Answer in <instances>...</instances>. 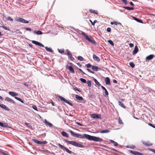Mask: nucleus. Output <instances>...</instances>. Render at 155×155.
I'll return each mask as SVG.
<instances>
[{
    "label": "nucleus",
    "mask_w": 155,
    "mask_h": 155,
    "mask_svg": "<svg viewBox=\"0 0 155 155\" xmlns=\"http://www.w3.org/2000/svg\"><path fill=\"white\" fill-rule=\"evenodd\" d=\"M91 117L93 119H101V115L100 114H93L91 115Z\"/></svg>",
    "instance_id": "6e6552de"
},
{
    "label": "nucleus",
    "mask_w": 155,
    "mask_h": 155,
    "mask_svg": "<svg viewBox=\"0 0 155 155\" xmlns=\"http://www.w3.org/2000/svg\"><path fill=\"white\" fill-rule=\"evenodd\" d=\"M74 90L75 91H78L79 92H81V90L80 89H79V88H74Z\"/></svg>",
    "instance_id": "864d4df0"
},
{
    "label": "nucleus",
    "mask_w": 155,
    "mask_h": 155,
    "mask_svg": "<svg viewBox=\"0 0 155 155\" xmlns=\"http://www.w3.org/2000/svg\"><path fill=\"white\" fill-rule=\"evenodd\" d=\"M148 125H150V126H151V127H153L154 128H155V127L153 125L151 124V123H149L148 124Z\"/></svg>",
    "instance_id": "4d7b16f0"
},
{
    "label": "nucleus",
    "mask_w": 155,
    "mask_h": 155,
    "mask_svg": "<svg viewBox=\"0 0 155 155\" xmlns=\"http://www.w3.org/2000/svg\"><path fill=\"white\" fill-rule=\"evenodd\" d=\"M0 107L2 108L7 111H9V109L3 104H0Z\"/></svg>",
    "instance_id": "9b49d317"
},
{
    "label": "nucleus",
    "mask_w": 155,
    "mask_h": 155,
    "mask_svg": "<svg viewBox=\"0 0 155 155\" xmlns=\"http://www.w3.org/2000/svg\"><path fill=\"white\" fill-rule=\"evenodd\" d=\"M79 70L81 72H82L83 74H86L84 72H83L81 69L79 68Z\"/></svg>",
    "instance_id": "5fc2aeb1"
},
{
    "label": "nucleus",
    "mask_w": 155,
    "mask_h": 155,
    "mask_svg": "<svg viewBox=\"0 0 155 155\" xmlns=\"http://www.w3.org/2000/svg\"><path fill=\"white\" fill-rule=\"evenodd\" d=\"M75 97L79 101H81L84 100V99L82 97H80L78 95H76Z\"/></svg>",
    "instance_id": "a211bd4d"
},
{
    "label": "nucleus",
    "mask_w": 155,
    "mask_h": 155,
    "mask_svg": "<svg viewBox=\"0 0 155 155\" xmlns=\"http://www.w3.org/2000/svg\"><path fill=\"white\" fill-rule=\"evenodd\" d=\"M58 145L63 150H65L67 152L70 154H71L72 153V152L71 151L69 150L68 148L65 147L60 143H58Z\"/></svg>",
    "instance_id": "0eeeda50"
},
{
    "label": "nucleus",
    "mask_w": 155,
    "mask_h": 155,
    "mask_svg": "<svg viewBox=\"0 0 155 155\" xmlns=\"http://www.w3.org/2000/svg\"><path fill=\"white\" fill-rule=\"evenodd\" d=\"M2 28H4L6 30H8L9 29L6 27L3 26L2 27Z\"/></svg>",
    "instance_id": "13d9d810"
},
{
    "label": "nucleus",
    "mask_w": 155,
    "mask_h": 155,
    "mask_svg": "<svg viewBox=\"0 0 155 155\" xmlns=\"http://www.w3.org/2000/svg\"><path fill=\"white\" fill-rule=\"evenodd\" d=\"M47 142L46 141H43L42 142H41V145H42V144H47Z\"/></svg>",
    "instance_id": "8fccbe9b"
},
{
    "label": "nucleus",
    "mask_w": 155,
    "mask_h": 155,
    "mask_svg": "<svg viewBox=\"0 0 155 155\" xmlns=\"http://www.w3.org/2000/svg\"><path fill=\"white\" fill-rule=\"evenodd\" d=\"M93 57L94 59L95 60L98 62L100 61V59L96 55L94 54L93 55Z\"/></svg>",
    "instance_id": "2eb2a0df"
},
{
    "label": "nucleus",
    "mask_w": 155,
    "mask_h": 155,
    "mask_svg": "<svg viewBox=\"0 0 155 155\" xmlns=\"http://www.w3.org/2000/svg\"><path fill=\"white\" fill-rule=\"evenodd\" d=\"M112 46H114V44L112 41L111 40H108L107 41Z\"/></svg>",
    "instance_id": "c9c22d12"
},
{
    "label": "nucleus",
    "mask_w": 155,
    "mask_h": 155,
    "mask_svg": "<svg viewBox=\"0 0 155 155\" xmlns=\"http://www.w3.org/2000/svg\"><path fill=\"white\" fill-rule=\"evenodd\" d=\"M105 82L106 84L110 85V79L108 77H106L105 79Z\"/></svg>",
    "instance_id": "ddd939ff"
},
{
    "label": "nucleus",
    "mask_w": 155,
    "mask_h": 155,
    "mask_svg": "<svg viewBox=\"0 0 155 155\" xmlns=\"http://www.w3.org/2000/svg\"><path fill=\"white\" fill-rule=\"evenodd\" d=\"M32 43L33 44L38 45L39 46L43 47H44V46L42 44L39 42L33 40L32 41Z\"/></svg>",
    "instance_id": "1a4fd4ad"
},
{
    "label": "nucleus",
    "mask_w": 155,
    "mask_h": 155,
    "mask_svg": "<svg viewBox=\"0 0 155 155\" xmlns=\"http://www.w3.org/2000/svg\"><path fill=\"white\" fill-rule=\"evenodd\" d=\"M90 12L91 13H95V10H90ZM96 14H97V13H96Z\"/></svg>",
    "instance_id": "0e129e2a"
},
{
    "label": "nucleus",
    "mask_w": 155,
    "mask_h": 155,
    "mask_svg": "<svg viewBox=\"0 0 155 155\" xmlns=\"http://www.w3.org/2000/svg\"><path fill=\"white\" fill-rule=\"evenodd\" d=\"M5 101H7L9 102L12 103V104L15 103V102H14V101L13 100H12V99H11V98H9L8 97H6L5 98Z\"/></svg>",
    "instance_id": "9d476101"
},
{
    "label": "nucleus",
    "mask_w": 155,
    "mask_h": 155,
    "mask_svg": "<svg viewBox=\"0 0 155 155\" xmlns=\"http://www.w3.org/2000/svg\"><path fill=\"white\" fill-rule=\"evenodd\" d=\"M134 44L132 43H130L129 44V46L130 47H132L134 46Z\"/></svg>",
    "instance_id": "680f3d73"
},
{
    "label": "nucleus",
    "mask_w": 155,
    "mask_h": 155,
    "mask_svg": "<svg viewBox=\"0 0 155 155\" xmlns=\"http://www.w3.org/2000/svg\"><path fill=\"white\" fill-rule=\"evenodd\" d=\"M129 64L132 68H134L135 67V64L133 62H130Z\"/></svg>",
    "instance_id": "72a5a7b5"
},
{
    "label": "nucleus",
    "mask_w": 155,
    "mask_h": 155,
    "mask_svg": "<svg viewBox=\"0 0 155 155\" xmlns=\"http://www.w3.org/2000/svg\"><path fill=\"white\" fill-rule=\"evenodd\" d=\"M26 30H27V31H31V29L30 28H26Z\"/></svg>",
    "instance_id": "338daca9"
},
{
    "label": "nucleus",
    "mask_w": 155,
    "mask_h": 155,
    "mask_svg": "<svg viewBox=\"0 0 155 155\" xmlns=\"http://www.w3.org/2000/svg\"><path fill=\"white\" fill-rule=\"evenodd\" d=\"M76 124H78V125H79V126H83V125H82L81 123H79V122H76Z\"/></svg>",
    "instance_id": "e2e57ef3"
},
{
    "label": "nucleus",
    "mask_w": 155,
    "mask_h": 155,
    "mask_svg": "<svg viewBox=\"0 0 155 155\" xmlns=\"http://www.w3.org/2000/svg\"><path fill=\"white\" fill-rule=\"evenodd\" d=\"M58 51L59 53H63L64 52V49H62L61 50H59V49H58Z\"/></svg>",
    "instance_id": "79ce46f5"
},
{
    "label": "nucleus",
    "mask_w": 155,
    "mask_h": 155,
    "mask_svg": "<svg viewBox=\"0 0 155 155\" xmlns=\"http://www.w3.org/2000/svg\"><path fill=\"white\" fill-rule=\"evenodd\" d=\"M153 57L154 56L153 55L150 54L146 57V59L147 60H150L153 58Z\"/></svg>",
    "instance_id": "6ab92c4d"
},
{
    "label": "nucleus",
    "mask_w": 155,
    "mask_h": 155,
    "mask_svg": "<svg viewBox=\"0 0 155 155\" xmlns=\"http://www.w3.org/2000/svg\"><path fill=\"white\" fill-rule=\"evenodd\" d=\"M45 48L46 50L48 51H49L51 52H52L53 51L50 48H48L47 47H45Z\"/></svg>",
    "instance_id": "c756f323"
},
{
    "label": "nucleus",
    "mask_w": 155,
    "mask_h": 155,
    "mask_svg": "<svg viewBox=\"0 0 155 155\" xmlns=\"http://www.w3.org/2000/svg\"><path fill=\"white\" fill-rule=\"evenodd\" d=\"M89 21L91 23L92 25H94V24L97 22V21L96 20H95L93 22L91 20H90Z\"/></svg>",
    "instance_id": "4c0bfd02"
},
{
    "label": "nucleus",
    "mask_w": 155,
    "mask_h": 155,
    "mask_svg": "<svg viewBox=\"0 0 155 155\" xmlns=\"http://www.w3.org/2000/svg\"><path fill=\"white\" fill-rule=\"evenodd\" d=\"M107 31L108 32H110L111 31V29L110 28H108L107 29Z\"/></svg>",
    "instance_id": "3c124183"
},
{
    "label": "nucleus",
    "mask_w": 155,
    "mask_h": 155,
    "mask_svg": "<svg viewBox=\"0 0 155 155\" xmlns=\"http://www.w3.org/2000/svg\"><path fill=\"white\" fill-rule=\"evenodd\" d=\"M9 94L10 95H11L13 97H14V96L18 95V94L15 93V92H12V91H9Z\"/></svg>",
    "instance_id": "dca6fc26"
},
{
    "label": "nucleus",
    "mask_w": 155,
    "mask_h": 155,
    "mask_svg": "<svg viewBox=\"0 0 155 155\" xmlns=\"http://www.w3.org/2000/svg\"><path fill=\"white\" fill-rule=\"evenodd\" d=\"M32 108L35 110H36V111H38L37 108V107L34 105H33L32 106Z\"/></svg>",
    "instance_id": "c03bdc74"
},
{
    "label": "nucleus",
    "mask_w": 155,
    "mask_h": 155,
    "mask_svg": "<svg viewBox=\"0 0 155 155\" xmlns=\"http://www.w3.org/2000/svg\"><path fill=\"white\" fill-rule=\"evenodd\" d=\"M34 33H36L38 35H41L42 34V32L40 31H34Z\"/></svg>",
    "instance_id": "a878e982"
},
{
    "label": "nucleus",
    "mask_w": 155,
    "mask_h": 155,
    "mask_svg": "<svg viewBox=\"0 0 155 155\" xmlns=\"http://www.w3.org/2000/svg\"><path fill=\"white\" fill-rule=\"evenodd\" d=\"M80 80L82 82L84 83H86V80L84 79L81 78H80Z\"/></svg>",
    "instance_id": "f704fd0d"
},
{
    "label": "nucleus",
    "mask_w": 155,
    "mask_h": 155,
    "mask_svg": "<svg viewBox=\"0 0 155 155\" xmlns=\"http://www.w3.org/2000/svg\"><path fill=\"white\" fill-rule=\"evenodd\" d=\"M118 104L120 106H121L122 107L125 108V106L124 104L122 103L121 101H119L118 102Z\"/></svg>",
    "instance_id": "cd10ccee"
},
{
    "label": "nucleus",
    "mask_w": 155,
    "mask_h": 155,
    "mask_svg": "<svg viewBox=\"0 0 155 155\" xmlns=\"http://www.w3.org/2000/svg\"><path fill=\"white\" fill-rule=\"evenodd\" d=\"M138 51V47L137 45H136V46H135L134 48L133 51V52H132L133 54H136L137 53V52Z\"/></svg>",
    "instance_id": "f8f14e48"
},
{
    "label": "nucleus",
    "mask_w": 155,
    "mask_h": 155,
    "mask_svg": "<svg viewBox=\"0 0 155 155\" xmlns=\"http://www.w3.org/2000/svg\"><path fill=\"white\" fill-rule=\"evenodd\" d=\"M1 152L4 155H8V154L6 153L3 151H1Z\"/></svg>",
    "instance_id": "bf43d9fd"
},
{
    "label": "nucleus",
    "mask_w": 155,
    "mask_h": 155,
    "mask_svg": "<svg viewBox=\"0 0 155 155\" xmlns=\"http://www.w3.org/2000/svg\"><path fill=\"white\" fill-rule=\"evenodd\" d=\"M70 133L71 135L74 137H75L77 138H80L82 139H84L85 137L84 136H82L81 134H77L72 131H71Z\"/></svg>",
    "instance_id": "20e7f679"
},
{
    "label": "nucleus",
    "mask_w": 155,
    "mask_h": 155,
    "mask_svg": "<svg viewBox=\"0 0 155 155\" xmlns=\"http://www.w3.org/2000/svg\"><path fill=\"white\" fill-rule=\"evenodd\" d=\"M44 122L46 125H48L50 127H52L53 126V124L51 123L48 122L46 119L45 120Z\"/></svg>",
    "instance_id": "4468645a"
},
{
    "label": "nucleus",
    "mask_w": 155,
    "mask_h": 155,
    "mask_svg": "<svg viewBox=\"0 0 155 155\" xmlns=\"http://www.w3.org/2000/svg\"><path fill=\"white\" fill-rule=\"evenodd\" d=\"M15 19L16 21H18L20 22H21L23 23H28L29 21H28L26 20L25 19L21 18L20 17H16L15 18Z\"/></svg>",
    "instance_id": "39448f33"
},
{
    "label": "nucleus",
    "mask_w": 155,
    "mask_h": 155,
    "mask_svg": "<svg viewBox=\"0 0 155 155\" xmlns=\"http://www.w3.org/2000/svg\"><path fill=\"white\" fill-rule=\"evenodd\" d=\"M124 8L128 10H133L134 9L133 7H124Z\"/></svg>",
    "instance_id": "bb28decb"
},
{
    "label": "nucleus",
    "mask_w": 155,
    "mask_h": 155,
    "mask_svg": "<svg viewBox=\"0 0 155 155\" xmlns=\"http://www.w3.org/2000/svg\"><path fill=\"white\" fill-rule=\"evenodd\" d=\"M92 69L94 71H98L99 68L97 66L93 65L92 66Z\"/></svg>",
    "instance_id": "aec40b11"
},
{
    "label": "nucleus",
    "mask_w": 155,
    "mask_h": 155,
    "mask_svg": "<svg viewBox=\"0 0 155 155\" xmlns=\"http://www.w3.org/2000/svg\"><path fill=\"white\" fill-rule=\"evenodd\" d=\"M32 140L34 142H35V143H36L37 144H40V145H41V141H38V140L36 139H32Z\"/></svg>",
    "instance_id": "b1692460"
},
{
    "label": "nucleus",
    "mask_w": 155,
    "mask_h": 155,
    "mask_svg": "<svg viewBox=\"0 0 155 155\" xmlns=\"http://www.w3.org/2000/svg\"><path fill=\"white\" fill-rule=\"evenodd\" d=\"M66 52H67V54L68 56V58H70L72 55V54L70 51L68 50H66Z\"/></svg>",
    "instance_id": "4be33fe9"
},
{
    "label": "nucleus",
    "mask_w": 155,
    "mask_h": 155,
    "mask_svg": "<svg viewBox=\"0 0 155 155\" xmlns=\"http://www.w3.org/2000/svg\"><path fill=\"white\" fill-rule=\"evenodd\" d=\"M15 98L16 99L20 101L21 103H24L23 101L21 98L16 97H15Z\"/></svg>",
    "instance_id": "2f4dec72"
},
{
    "label": "nucleus",
    "mask_w": 155,
    "mask_h": 155,
    "mask_svg": "<svg viewBox=\"0 0 155 155\" xmlns=\"http://www.w3.org/2000/svg\"><path fill=\"white\" fill-rule=\"evenodd\" d=\"M114 144L115 146H117L118 145V143H117L116 142L114 141Z\"/></svg>",
    "instance_id": "69168bd1"
},
{
    "label": "nucleus",
    "mask_w": 155,
    "mask_h": 155,
    "mask_svg": "<svg viewBox=\"0 0 155 155\" xmlns=\"http://www.w3.org/2000/svg\"><path fill=\"white\" fill-rule=\"evenodd\" d=\"M65 141L68 143L69 144H71L72 145L75 146V147H81V148H84V146L83 145H82L78 143H77L75 141H70L68 140H66Z\"/></svg>",
    "instance_id": "f03ea898"
},
{
    "label": "nucleus",
    "mask_w": 155,
    "mask_h": 155,
    "mask_svg": "<svg viewBox=\"0 0 155 155\" xmlns=\"http://www.w3.org/2000/svg\"><path fill=\"white\" fill-rule=\"evenodd\" d=\"M118 123L120 124H123V122L121 120V119H120V117H119L118 119Z\"/></svg>",
    "instance_id": "ea45409f"
},
{
    "label": "nucleus",
    "mask_w": 155,
    "mask_h": 155,
    "mask_svg": "<svg viewBox=\"0 0 155 155\" xmlns=\"http://www.w3.org/2000/svg\"><path fill=\"white\" fill-rule=\"evenodd\" d=\"M84 135L85 138L88 140H93L95 142H101L103 140V139L97 137L92 136L88 134H84Z\"/></svg>",
    "instance_id": "f257e3e1"
},
{
    "label": "nucleus",
    "mask_w": 155,
    "mask_h": 155,
    "mask_svg": "<svg viewBox=\"0 0 155 155\" xmlns=\"http://www.w3.org/2000/svg\"><path fill=\"white\" fill-rule=\"evenodd\" d=\"M118 24H121L120 23H118L117 22V21H114V24L116 25H117Z\"/></svg>",
    "instance_id": "6e6d98bb"
},
{
    "label": "nucleus",
    "mask_w": 155,
    "mask_h": 155,
    "mask_svg": "<svg viewBox=\"0 0 155 155\" xmlns=\"http://www.w3.org/2000/svg\"><path fill=\"white\" fill-rule=\"evenodd\" d=\"M142 143L144 145L147 146H151L153 144L152 143H150L149 142H145L143 141L142 142Z\"/></svg>",
    "instance_id": "f3484780"
},
{
    "label": "nucleus",
    "mask_w": 155,
    "mask_h": 155,
    "mask_svg": "<svg viewBox=\"0 0 155 155\" xmlns=\"http://www.w3.org/2000/svg\"><path fill=\"white\" fill-rule=\"evenodd\" d=\"M69 58H70L71 60H74V57H73L72 56V55Z\"/></svg>",
    "instance_id": "774afa93"
},
{
    "label": "nucleus",
    "mask_w": 155,
    "mask_h": 155,
    "mask_svg": "<svg viewBox=\"0 0 155 155\" xmlns=\"http://www.w3.org/2000/svg\"><path fill=\"white\" fill-rule=\"evenodd\" d=\"M61 134L63 136H65L67 137H68V135L67 133L64 131L62 132L61 133Z\"/></svg>",
    "instance_id": "393cba45"
},
{
    "label": "nucleus",
    "mask_w": 155,
    "mask_h": 155,
    "mask_svg": "<svg viewBox=\"0 0 155 155\" xmlns=\"http://www.w3.org/2000/svg\"><path fill=\"white\" fill-rule=\"evenodd\" d=\"M86 66L87 68H89L91 67V65L90 64H86Z\"/></svg>",
    "instance_id": "09e8293b"
},
{
    "label": "nucleus",
    "mask_w": 155,
    "mask_h": 155,
    "mask_svg": "<svg viewBox=\"0 0 155 155\" xmlns=\"http://www.w3.org/2000/svg\"><path fill=\"white\" fill-rule=\"evenodd\" d=\"M135 146H134V145H132L130 147H129V146L127 147L129 148H132V149L134 148H135Z\"/></svg>",
    "instance_id": "de8ad7c7"
},
{
    "label": "nucleus",
    "mask_w": 155,
    "mask_h": 155,
    "mask_svg": "<svg viewBox=\"0 0 155 155\" xmlns=\"http://www.w3.org/2000/svg\"><path fill=\"white\" fill-rule=\"evenodd\" d=\"M58 97L60 99V100L61 101H63L64 102L66 103L69 104V105H70L71 106H72L73 105V104L72 103H70L68 100L65 99V98H64L63 97H62L60 95H58Z\"/></svg>",
    "instance_id": "423d86ee"
},
{
    "label": "nucleus",
    "mask_w": 155,
    "mask_h": 155,
    "mask_svg": "<svg viewBox=\"0 0 155 155\" xmlns=\"http://www.w3.org/2000/svg\"><path fill=\"white\" fill-rule=\"evenodd\" d=\"M94 81L95 83L98 86H101L100 83L97 81L95 78H94Z\"/></svg>",
    "instance_id": "7c9ffc66"
},
{
    "label": "nucleus",
    "mask_w": 155,
    "mask_h": 155,
    "mask_svg": "<svg viewBox=\"0 0 155 155\" xmlns=\"http://www.w3.org/2000/svg\"><path fill=\"white\" fill-rule=\"evenodd\" d=\"M87 86L89 87H91V82L90 81H87Z\"/></svg>",
    "instance_id": "e433bc0d"
},
{
    "label": "nucleus",
    "mask_w": 155,
    "mask_h": 155,
    "mask_svg": "<svg viewBox=\"0 0 155 155\" xmlns=\"http://www.w3.org/2000/svg\"><path fill=\"white\" fill-rule=\"evenodd\" d=\"M6 18L8 21H13V19L10 17H8Z\"/></svg>",
    "instance_id": "a19ab883"
},
{
    "label": "nucleus",
    "mask_w": 155,
    "mask_h": 155,
    "mask_svg": "<svg viewBox=\"0 0 155 155\" xmlns=\"http://www.w3.org/2000/svg\"><path fill=\"white\" fill-rule=\"evenodd\" d=\"M81 35L86 38V39L89 41L92 44L94 45H95L96 44V42L93 38L91 37L89 38L84 32L82 31Z\"/></svg>",
    "instance_id": "7ed1b4c3"
},
{
    "label": "nucleus",
    "mask_w": 155,
    "mask_h": 155,
    "mask_svg": "<svg viewBox=\"0 0 155 155\" xmlns=\"http://www.w3.org/2000/svg\"><path fill=\"white\" fill-rule=\"evenodd\" d=\"M2 127L8 128L9 127V126L7 124L4 123L3 124V126H2Z\"/></svg>",
    "instance_id": "58836bf2"
},
{
    "label": "nucleus",
    "mask_w": 155,
    "mask_h": 155,
    "mask_svg": "<svg viewBox=\"0 0 155 155\" xmlns=\"http://www.w3.org/2000/svg\"><path fill=\"white\" fill-rule=\"evenodd\" d=\"M87 70L89 72L92 73V74H94V72L93 71H91V70L88 68H87Z\"/></svg>",
    "instance_id": "49530a36"
},
{
    "label": "nucleus",
    "mask_w": 155,
    "mask_h": 155,
    "mask_svg": "<svg viewBox=\"0 0 155 155\" xmlns=\"http://www.w3.org/2000/svg\"><path fill=\"white\" fill-rule=\"evenodd\" d=\"M133 18L134 20H135L137 22L140 23H143V22L142 20L139 19L134 17H133Z\"/></svg>",
    "instance_id": "5701e85b"
},
{
    "label": "nucleus",
    "mask_w": 155,
    "mask_h": 155,
    "mask_svg": "<svg viewBox=\"0 0 155 155\" xmlns=\"http://www.w3.org/2000/svg\"><path fill=\"white\" fill-rule=\"evenodd\" d=\"M129 151L130 153L133 154H134L135 155H136V152H137V151H133V150H129Z\"/></svg>",
    "instance_id": "473e14b6"
},
{
    "label": "nucleus",
    "mask_w": 155,
    "mask_h": 155,
    "mask_svg": "<svg viewBox=\"0 0 155 155\" xmlns=\"http://www.w3.org/2000/svg\"><path fill=\"white\" fill-rule=\"evenodd\" d=\"M105 94L107 95H108V91H107V90H105Z\"/></svg>",
    "instance_id": "052dcab7"
},
{
    "label": "nucleus",
    "mask_w": 155,
    "mask_h": 155,
    "mask_svg": "<svg viewBox=\"0 0 155 155\" xmlns=\"http://www.w3.org/2000/svg\"><path fill=\"white\" fill-rule=\"evenodd\" d=\"M68 69L70 71H71L73 73H74V69L71 66H69L68 67Z\"/></svg>",
    "instance_id": "c85d7f7f"
},
{
    "label": "nucleus",
    "mask_w": 155,
    "mask_h": 155,
    "mask_svg": "<svg viewBox=\"0 0 155 155\" xmlns=\"http://www.w3.org/2000/svg\"><path fill=\"white\" fill-rule=\"evenodd\" d=\"M110 132V130H107L106 129L105 130H102V131H100L99 132L101 134L104 133H108Z\"/></svg>",
    "instance_id": "412c9836"
},
{
    "label": "nucleus",
    "mask_w": 155,
    "mask_h": 155,
    "mask_svg": "<svg viewBox=\"0 0 155 155\" xmlns=\"http://www.w3.org/2000/svg\"><path fill=\"white\" fill-rule=\"evenodd\" d=\"M121 1L124 3L125 4L127 5L128 4V2L127 0H121Z\"/></svg>",
    "instance_id": "a18cd8bd"
},
{
    "label": "nucleus",
    "mask_w": 155,
    "mask_h": 155,
    "mask_svg": "<svg viewBox=\"0 0 155 155\" xmlns=\"http://www.w3.org/2000/svg\"><path fill=\"white\" fill-rule=\"evenodd\" d=\"M136 155H143V154L140 152L137 151Z\"/></svg>",
    "instance_id": "603ef678"
},
{
    "label": "nucleus",
    "mask_w": 155,
    "mask_h": 155,
    "mask_svg": "<svg viewBox=\"0 0 155 155\" xmlns=\"http://www.w3.org/2000/svg\"><path fill=\"white\" fill-rule=\"evenodd\" d=\"M78 59L80 61H82L83 60V58L81 56H79L78 57Z\"/></svg>",
    "instance_id": "37998d69"
}]
</instances>
